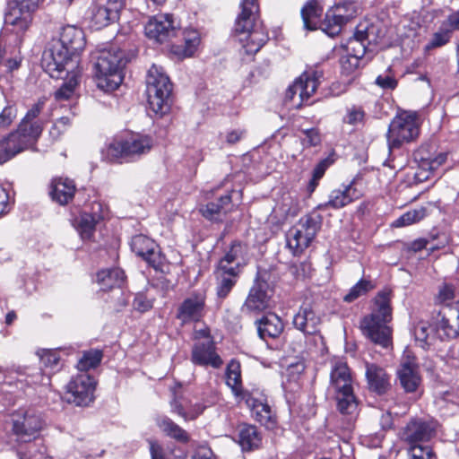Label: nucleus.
Segmentation results:
<instances>
[{"label": "nucleus", "instance_id": "1", "mask_svg": "<svg viewBox=\"0 0 459 459\" xmlns=\"http://www.w3.org/2000/svg\"><path fill=\"white\" fill-rule=\"evenodd\" d=\"M391 320V292L380 291L373 300L371 312L361 318L359 329L372 342L387 348L392 342V329L388 326Z\"/></svg>", "mask_w": 459, "mask_h": 459}, {"label": "nucleus", "instance_id": "2", "mask_svg": "<svg viewBox=\"0 0 459 459\" xmlns=\"http://www.w3.org/2000/svg\"><path fill=\"white\" fill-rule=\"evenodd\" d=\"M257 1H241V12L236 19L234 27L238 40L247 55L257 53L268 39L264 30L255 23L259 8Z\"/></svg>", "mask_w": 459, "mask_h": 459}, {"label": "nucleus", "instance_id": "3", "mask_svg": "<svg viewBox=\"0 0 459 459\" xmlns=\"http://www.w3.org/2000/svg\"><path fill=\"white\" fill-rule=\"evenodd\" d=\"M328 392L333 394L338 411L352 420L358 414V402L353 393V378L347 363L337 361L330 372Z\"/></svg>", "mask_w": 459, "mask_h": 459}, {"label": "nucleus", "instance_id": "4", "mask_svg": "<svg viewBox=\"0 0 459 459\" xmlns=\"http://www.w3.org/2000/svg\"><path fill=\"white\" fill-rule=\"evenodd\" d=\"M127 60L118 48L111 47L100 52L95 64L97 86L104 91H113L122 83L121 69Z\"/></svg>", "mask_w": 459, "mask_h": 459}, {"label": "nucleus", "instance_id": "5", "mask_svg": "<svg viewBox=\"0 0 459 459\" xmlns=\"http://www.w3.org/2000/svg\"><path fill=\"white\" fill-rule=\"evenodd\" d=\"M172 83L161 66L152 65L146 77V94L150 108L163 115L169 110Z\"/></svg>", "mask_w": 459, "mask_h": 459}, {"label": "nucleus", "instance_id": "6", "mask_svg": "<svg viewBox=\"0 0 459 459\" xmlns=\"http://www.w3.org/2000/svg\"><path fill=\"white\" fill-rule=\"evenodd\" d=\"M41 66L50 77L60 79L80 68V57L70 55L57 41L48 42L41 57Z\"/></svg>", "mask_w": 459, "mask_h": 459}, {"label": "nucleus", "instance_id": "7", "mask_svg": "<svg viewBox=\"0 0 459 459\" xmlns=\"http://www.w3.org/2000/svg\"><path fill=\"white\" fill-rule=\"evenodd\" d=\"M323 216L316 210L302 216L287 232V246L294 255L302 253L322 227Z\"/></svg>", "mask_w": 459, "mask_h": 459}, {"label": "nucleus", "instance_id": "8", "mask_svg": "<svg viewBox=\"0 0 459 459\" xmlns=\"http://www.w3.org/2000/svg\"><path fill=\"white\" fill-rule=\"evenodd\" d=\"M420 121L416 112L403 111L391 121L386 134L389 150L398 149L403 143L418 138Z\"/></svg>", "mask_w": 459, "mask_h": 459}, {"label": "nucleus", "instance_id": "9", "mask_svg": "<svg viewBox=\"0 0 459 459\" xmlns=\"http://www.w3.org/2000/svg\"><path fill=\"white\" fill-rule=\"evenodd\" d=\"M152 144L150 136L134 134L125 138L115 139L107 147L105 154L110 161L121 158L134 159L149 152Z\"/></svg>", "mask_w": 459, "mask_h": 459}, {"label": "nucleus", "instance_id": "10", "mask_svg": "<svg viewBox=\"0 0 459 459\" xmlns=\"http://www.w3.org/2000/svg\"><path fill=\"white\" fill-rule=\"evenodd\" d=\"M321 320L310 307H301L294 316L293 325L304 335V346L299 345L298 351L310 352L316 349L323 342V336L319 331Z\"/></svg>", "mask_w": 459, "mask_h": 459}, {"label": "nucleus", "instance_id": "11", "mask_svg": "<svg viewBox=\"0 0 459 459\" xmlns=\"http://www.w3.org/2000/svg\"><path fill=\"white\" fill-rule=\"evenodd\" d=\"M324 77L322 70L309 68L291 84L286 91L285 100L290 101L297 108L309 101L316 92L321 79Z\"/></svg>", "mask_w": 459, "mask_h": 459}, {"label": "nucleus", "instance_id": "12", "mask_svg": "<svg viewBox=\"0 0 459 459\" xmlns=\"http://www.w3.org/2000/svg\"><path fill=\"white\" fill-rule=\"evenodd\" d=\"M12 430L21 441H30L44 428L42 415L34 408H20L12 415Z\"/></svg>", "mask_w": 459, "mask_h": 459}, {"label": "nucleus", "instance_id": "13", "mask_svg": "<svg viewBox=\"0 0 459 459\" xmlns=\"http://www.w3.org/2000/svg\"><path fill=\"white\" fill-rule=\"evenodd\" d=\"M39 138V129L34 127L31 134L22 131L21 126L0 141V164L6 162L16 154L31 147Z\"/></svg>", "mask_w": 459, "mask_h": 459}, {"label": "nucleus", "instance_id": "14", "mask_svg": "<svg viewBox=\"0 0 459 459\" xmlns=\"http://www.w3.org/2000/svg\"><path fill=\"white\" fill-rule=\"evenodd\" d=\"M95 382L86 373L73 377L66 385L65 399L76 406H87L93 400Z\"/></svg>", "mask_w": 459, "mask_h": 459}, {"label": "nucleus", "instance_id": "15", "mask_svg": "<svg viewBox=\"0 0 459 459\" xmlns=\"http://www.w3.org/2000/svg\"><path fill=\"white\" fill-rule=\"evenodd\" d=\"M437 422L423 419H411L399 431L400 439L409 446L430 440L436 434Z\"/></svg>", "mask_w": 459, "mask_h": 459}, {"label": "nucleus", "instance_id": "16", "mask_svg": "<svg viewBox=\"0 0 459 459\" xmlns=\"http://www.w3.org/2000/svg\"><path fill=\"white\" fill-rule=\"evenodd\" d=\"M273 289L264 281H256L241 307L245 314H257L272 307Z\"/></svg>", "mask_w": 459, "mask_h": 459}, {"label": "nucleus", "instance_id": "17", "mask_svg": "<svg viewBox=\"0 0 459 459\" xmlns=\"http://www.w3.org/2000/svg\"><path fill=\"white\" fill-rule=\"evenodd\" d=\"M131 248L155 270L163 271L165 257L154 240L145 235H136L131 240Z\"/></svg>", "mask_w": 459, "mask_h": 459}, {"label": "nucleus", "instance_id": "18", "mask_svg": "<svg viewBox=\"0 0 459 459\" xmlns=\"http://www.w3.org/2000/svg\"><path fill=\"white\" fill-rule=\"evenodd\" d=\"M397 374L400 385L405 392H415L420 386L421 383L420 366L416 357L410 350L404 351Z\"/></svg>", "mask_w": 459, "mask_h": 459}, {"label": "nucleus", "instance_id": "19", "mask_svg": "<svg viewBox=\"0 0 459 459\" xmlns=\"http://www.w3.org/2000/svg\"><path fill=\"white\" fill-rule=\"evenodd\" d=\"M124 5L125 0H107L104 3H97L91 9L92 26L100 30L117 22Z\"/></svg>", "mask_w": 459, "mask_h": 459}, {"label": "nucleus", "instance_id": "20", "mask_svg": "<svg viewBox=\"0 0 459 459\" xmlns=\"http://www.w3.org/2000/svg\"><path fill=\"white\" fill-rule=\"evenodd\" d=\"M191 361L193 364L202 367L220 368L223 360L216 351V346L212 339L196 341L192 348Z\"/></svg>", "mask_w": 459, "mask_h": 459}, {"label": "nucleus", "instance_id": "21", "mask_svg": "<svg viewBox=\"0 0 459 459\" xmlns=\"http://www.w3.org/2000/svg\"><path fill=\"white\" fill-rule=\"evenodd\" d=\"M145 35L159 43H163L177 35V27L169 14L154 16L144 27Z\"/></svg>", "mask_w": 459, "mask_h": 459}, {"label": "nucleus", "instance_id": "22", "mask_svg": "<svg viewBox=\"0 0 459 459\" xmlns=\"http://www.w3.org/2000/svg\"><path fill=\"white\" fill-rule=\"evenodd\" d=\"M205 314V296L194 293L183 300L178 308L177 317L184 324L200 321Z\"/></svg>", "mask_w": 459, "mask_h": 459}, {"label": "nucleus", "instance_id": "23", "mask_svg": "<svg viewBox=\"0 0 459 459\" xmlns=\"http://www.w3.org/2000/svg\"><path fill=\"white\" fill-rule=\"evenodd\" d=\"M414 157L419 162L415 179L423 182L428 180L430 175L446 162L447 155L445 152H440L436 156H431L425 150H420L414 154Z\"/></svg>", "mask_w": 459, "mask_h": 459}, {"label": "nucleus", "instance_id": "24", "mask_svg": "<svg viewBox=\"0 0 459 459\" xmlns=\"http://www.w3.org/2000/svg\"><path fill=\"white\" fill-rule=\"evenodd\" d=\"M52 40L57 41L62 48L68 51L70 55H74L78 57H80L85 47L83 31L72 25L63 27L60 37L58 39H52Z\"/></svg>", "mask_w": 459, "mask_h": 459}, {"label": "nucleus", "instance_id": "25", "mask_svg": "<svg viewBox=\"0 0 459 459\" xmlns=\"http://www.w3.org/2000/svg\"><path fill=\"white\" fill-rule=\"evenodd\" d=\"M247 247L238 241H234L225 255L220 260L218 267L231 275L239 274L240 267L246 264Z\"/></svg>", "mask_w": 459, "mask_h": 459}, {"label": "nucleus", "instance_id": "26", "mask_svg": "<svg viewBox=\"0 0 459 459\" xmlns=\"http://www.w3.org/2000/svg\"><path fill=\"white\" fill-rule=\"evenodd\" d=\"M24 5H29V3L23 0L12 2L5 14V23L14 26L18 31H24L29 28L32 21V13L36 11Z\"/></svg>", "mask_w": 459, "mask_h": 459}, {"label": "nucleus", "instance_id": "27", "mask_svg": "<svg viewBox=\"0 0 459 459\" xmlns=\"http://www.w3.org/2000/svg\"><path fill=\"white\" fill-rule=\"evenodd\" d=\"M360 195V192L357 190L353 184H350L331 191L328 201L318 204L315 210L317 212V210H326L328 208L340 209L359 199Z\"/></svg>", "mask_w": 459, "mask_h": 459}, {"label": "nucleus", "instance_id": "28", "mask_svg": "<svg viewBox=\"0 0 459 459\" xmlns=\"http://www.w3.org/2000/svg\"><path fill=\"white\" fill-rule=\"evenodd\" d=\"M242 399H245L246 403L251 410L252 415L255 420L267 428L273 426V415L265 398L254 397L252 394L247 393L242 397Z\"/></svg>", "mask_w": 459, "mask_h": 459}, {"label": "nucleus", "instance_id": "29", "mask_svg": "<svg viewBox=\"0 0 459 459\" xmlns=\"http://www.w3.org/2000/svg\"><path fill=\"white\" fill-rule=\"evenodd\" d=\"M200 35L195 30H186L182 32V41L173 43L170 52L178 59L191 57L200 44Z\"/></svg>", "mask_w": 459, "mask_h": 459}, {"label": "nucleus", "instance_id": "30", "mask_svg": "<svg viewBox=\"0 0 459 459\" xmlns=\"http://www.w3.org/2000/svg\"><path fill=\"white\" fill-rule=\"evenodd\" d=\"M343 8L344 7L341 5H334V7L326 13L325 20L328 25L325 30L329 31L330 34L338 33L341 30V26L353 18L358 12L357 4H349L348 12L343 11Z\"/></svg>", "mask_w": 459, "mask_h": 459}, {"label": "nucleus", "instance_id": "31", "mask_svg": "<svg viewBox=\"0 0 459 459\" xmlns=\"http://www.w3.org/2000/svg\"><path fill=\"white\" fill-rule=\"evenodd\" d=\"M366 377L369 389L377 394H384L390 387L389 376L377 364L366 363Z\"/></svg>", "mask_w": 459, "mask_h": 459}, {"label": "nucleus", "instance_id": "32", "mask_svg": "<svg viewBox=\"0 0 459 459\" xmlns=\"http://www.w3.org/2000/svg\"><path fill=\"white\" fill-rule=\"evenodd\" d=\"M76 186L73 180L67 178H54L50 186V195L59 204H68L74 197Z\"/></svg>", "mask_w": 459, "mask_h": 459}, {"label": "nucleus", "instance_id": "33", "mask_svg": "<svg viewBox=\"0 0 459 459\" xmlns=\"http://www.w3.org/2000/svg\"><path fill=\"white\" fill-rule=\"evenodd\" d=\"M257 330L259 336L264 340L276 338L283 331V323L275 314H268L257 321Z\"/></svg>", "mask_w": 459, "mask_h": 459}, {"label": "nucleus", "instance_id": "34", "mask_svg": "<svg viewBox=\"0 0 459 459\" xmlns=\"http://www.w3.org/2000/svg\"><path fill=\"white\" fill-rule=\"evenodd\" d=\"M125 279V273L120 268L104 269L97 273V282L103 291L121 288Z\"/></svg>", "mask_w": 459, "mask_h": 459}, {"label": "nucleus", "instance_id": "35", "mask_svg": "<svg viewBox=\"0 0 459 459\" xmlns=\"http://www.w3.org/2000/svg\"><path fill=\"white\" fill-rule=\"evenodd\" d=\"M262 438L256 428L248 424L238 427V444L242 450L251 451L260 446Z\"/></svg>", "mask_w": 459, "mask_h": 459}, {"label": "nucleus", "instance_id": "36", "mask_svg": "<svg viewBox=\"0 0 459 459\" xmlns=\"http://www.w3.org/2000/svg\"><path fill=\"white\" fill-rule=\"evenodd\" d=\"M44 105V100H39L35 104L32 105V107L27 111L26 115L19 124L22 131H27L31 134L32 129H34V127H38L39 136L41 134L43 130V124L40 120H37L36 118L41 113Z\"/></svg>", "mask_w": 459, "mask_h": 459}, {"label": "nucleus", "instance_id": "37", "mask_svg": "<svg viewBox=\"0 0 459 459\" xmlns=\"http://www.w3.org/2000/svg\"><path fill=\"white\" fill-rule=\"evenodd\" d=\"M226 384L237 397L242 398L247 394L242 387L240 364L235 359L230 360L227 366Z\"/></svg>", "mask_w": 459, "mask_h": 459}, {"label": "nucleus", "instance_id": "38", "mask_svg": "<svg viewBox=\"0 0 459 459\" xmlns=\"http://www.w3.org/2000/svg\"><path fill=\"white\" fill-rule=\"evenodd\" d=\"M159 429L168 437L181 443H187L190 440L187 432L166 416L159 417L156 420Z\"/></svg>", "mask_w": 459, "mask_h": 459}, {"label": "nucleus", "instance_id": "39", "mask_svg": "<svg viewBox=\"0 0 459 459\" xmlns=\"http://www.w3.org/2000/svg\"><path fill=\"white\" fill-rule=\"evenodd\" d=\"M238 274L231 275L230 272H224V270H220V267H217L216 270V278H217V295L220 299H225L232 288L235 286L237 282V279Z\"/></svg>", "mask_w": 459, "mask_h": 459}, {"label": "nucleus", "instance_id": "40", "mask_svg": "<svg viewBox=\"0 0 459 459\" xmlns=\"http://www.w3.org/2000/svg\"><path fill=\"white\" fill-rule=\"evenodd\" d=\"M435 333L440 340L453 339L459 336V323L452 325L449 320L438 314L435 321Z\"/></svg>", "mask_w": 459, "mask_h": 459}, {"label": "nucleus", "instance_id": "41", "mask_svg": "<svg viewBox=\"0 0 459 459\" xmlns=\"http://www.w3.org/2000/svg\"><path fill=\"white\" fill-rule=\"evenodd\" d=\"M231 202L230 194H227L220 197L217 202L208 203L205 206L201 208V212L204 217L208 220H218L221 213L224 211L225 207Z\"/></svg>", "mask_w": 459, "mask_h": 459}, {"label": "nucleus", "instance_id": "42", "mask_svg": "<svg viewBox=\"0 0 459 459\" xmlns=\"http://www.w3.org/2000/svg\"><path fill=\"white\" fill-rule=\"evenodd\" d=\"M81 74V69L66 75V82L55 92V99L58 101L68 100L74 94L75 88Z\"/></svg>", "mask_w": 459, "mask_h": 459}, {"label": "nucleus", "instance_id": "43", "mask_svg": "<svg viewBox=\"0 0 459 459\" xmlns=\"http://www.w3.org/2000/svg\"><path fill=\"white\" fill-rule=\"evenodd\" d=\"M322 9L315 0L307 2L301 9V16L304 26L307 30H316L315 20L321 16Z\"/></svg>", "mask_w": 459, "mask_h": 459}, {"label": "nucleus", "instance_id": "44", "mask_svg": "<svg viewBox=\"0 0 459 459\" xmlns=\"http://www.w3.org/2000/svg\"><path fill=\"white\" fill-rule=\"evenodd\" d=\"M99 217L87 212H83L77 220V230L84 239L91 238L95 231V226Z\"/></svg>", "mask_w": 459, "mask_h": 459}, {"label": "nucleus", "instance_id": "45", "mask_svg": "<svg viewBox=\"0 0 459 459\" xmlns=\"http://www.w3.org/2000/svg\"><path fill=\"white\" fill-rule=\"evenodd\" d=\"M375 287V284L370 280L361 279L350 289L349 292L343 297V300L348 303L353 302L359 297L366 295Z\"/></svg>", "mask_w": 459, "mask_h": 459}, {"label": "nucleus", "instance_id": "46", "mask_svg": "<svg viewBox=\"0 0 459 459\" xmlns=\"http://www.w3.org/2000/svg\"><path fill=\"white\" fill-rule=\"evenodd\" d=\"M426 216V209L420 207L406 212L395 221L392 222V226L394 228H401L411 225L422 220Z\"/></svg>", "mask_w": 459, "mask_h": 459}, {"label": "nucleus", "instance_id": "47", "mask_svg": "<svg viewBox=\"0 0 459 459\" xmlns=\"http://www.w3.org/2000/svg\"><path fill=\"white\" fill-rule=\"evenodd\" d=\"M433 332H435V327L432 328L427 321H420L416 324L414 326V336L420 347L425 349L430 344Z\"/></svg>", "mask_w": 459, "mask_h": 459}, {"label": "nucleus", "instance_id": "48", "mask_svg": "<svg viewBox=\"0 0 459 459\" xmlns=\"http://www.w3.org/2000/svg\"><path fill=\"white\" fill-rule=\"evenodd\" d=\"M102 359V351L100 350H91L85 351L77 364V368L81 371H87L96 368Z\"/></svg>", "mask_w": 459, "mask_h": 459}, {"label": "nucleus", "instance_id": "49", "mask_svg": "<svg viewBox=\"0 0 459 459\" xmlns=\"http://www.w3.org/2000/svg\"><path fill=\"white\" fill-rule=\"evenodd\" d=\"M46 454V448L39 443H30L25 450L20 449L18 455L20 459H43Z\"/></svg>", "mask_w": 459, "mask_h": 459}, {"label": "nucleus", "instance_id": "50", "mask_svg": "<svg viewBox=\"0 0 459 459\" xmlns=\"http://www.w3.org/2000/svg\"><path fill=\"white\" fill-rule=\"evenodd\" d=\"M455 298V287L452 283H443L436 295L435 301L439 305H450Z\"/></svg>", "mask_w": 459, "mask_h": 459}, {"label": "nucleus", "instance_id": "51", "mask_svg": "<svg viewBox=\"0 0 459 459\" xmlns=\"http://www.w3.org/2000/svg\"><path fill=\"white\" fill-rule=\"evenodd\" d=\"M18 108L15 103L7 102L0 112V128H7L16 119Z\"/></svg>", "mask_w": 459, "mask_h": 459}, {"label": "nucleus", "instance_id": "52", "mask_svg": "<svg viewBox=\"0 0 459 459\" xmlns=\"http://www.w3.org/2000/svg\"><path fill=\"white\" fill-rule=\"evenodd\" d=\"M359 56L347 54L341 58L342 73L346 75L352 74L359 66Z\"/></svg>", "mask_w": 459, "mask_h": 459}, {"label": "nucleus", "instance_id": "53", "mask_svg": "<svg viewBox=\"0 0 459 459\" xmlns=\"http://www.w3.org/2000/svg\"><path fill=\"white\" fill-rule=\"evenodd\" d=\"M409 459H434L432 449L428 446H411L408 447Z\"/></svg>", "mask_w": 459, "mask_h": 459}, {"label": "nucleus", "instance_id": "54", "mask_svg": "<svg viewBox=\"0 0 459 459\" xmlns=\"http://www.w3.org/2000/svg\"><path fill=\"white\" fill-rule=\"evenodd\" d=\"M450 32L448 30H440L433 34L432 38L426 46L427 49H432L445 46L450 40Z\"/></svg>", "mask_w": 459, "mask_h": 459}, {"label": "nucleus", "instance_id": "55", "mask_svg": "<svg viewBox=\"0 0 459 459\" xmlns=\"http://www.w3.org/2000/svg\"><path fill=\"white\" fill-rule=\"evenodd\" d=\"M72 126V118L70 117H61L58 118L50 129V134L54 138H58Z\"/></svg>", "mask_w": 459, "mask_h": 459}, {"label": "nucleus", "instance_id": "56", "mask_svg": "<svg viewBox=\"0 0 459 459\" xmlns=\"http://www.w3.org/2000/svg\"><path fill=\"white\" fill-rule=\"evenodd\" d=\"M365 117L364 110L359 107H352L347 110L343 121L349 125H358L363 122Z\"/></svg>", "mask_w": 459, "mask_h": 459}, {"label": "nucleus", "instance_id": "57", "mask_svg": "<svg viewBox=\"0 0 459 459\" xmlns=\"http://www.w3.org/2000/svg\"><path fill=\"white\" fill-rule=\"evenodd\" d=\"M170 406L171 411L182 417L185 420H195L198 415L202 413V410L197 412L186 411L183 404L176 399L171 402Z\"/></svg>", "mask_w": 459, "mask_h": 459}, {"label": "nucleus", "instance_id": "58", "mask_svg": "<svg viewBox=\"0 0 459 459\" xmlns=\"http://www.w3.org/2000/svg\"><path fill=\"white\" fill-rule=\"evenodd\" d=\"M305 137L302 139L303 145L306 147L316 146L321 142L319 132L311 128L304 131Z\"/></svg>", "mask_w": 459, "mask_h": 459}, {"label": "nucleus", "instance_id": "59", "mask_svg": "<svg viewBox=\"0 0 459 459\" xmlns=\"http://www.w3.org/2000/svg\"><path fill=\"white\" fill-rule=\"evenodd\" d=\"M347 54H351L359 57H363L366 53V44L358 39H349L347 43Z\"/></svg>", "mask_w": 459, "mask_h": 459}, {"label": "nucleus", "instance_id": "60", "mask_svg": "<svg viewBox=\"0 0 459 459\" xmlns=\"http://www.w3.org/2000/svg\"><path fill=\"white\" fill-rule=\"evenodd\" d=\"M134 309L140 312H146L152 307V302L143 294H137L134 299Z\"/></svg>", "mask_w": 459, "mask_h": 459}, {"label": "nucleus", "instance_id": "61", "mask_svg": "<svg viewBox=\"0 0 459 459\" xmlns=\"http://www.w3.org/2000/svg\"><path fill=\"white\" fill-rule=\"evenodd\" d=\"M376 83L385 90H394L397 86V81L391 75H378Z\"/></svg>", "mask_w": 459, "mask_h": 459}, {"label": "nucleus", "instance_id": "62", "mask_svg": "<svg viewBox=\"0 0 459 459\" xmlns=\"http://www.w3.org/2000/svg\"><path fill=\"white\" fill-rule=\"evenodd\" d=\"M191 459H215L212 451L206 446H199L195 450Z\"/></svg>", "mask_w": 459, "mask_h": 459}, {"label": "nucleus", "instance_id": "63", "mask_svg": "<svg viewBox=\"0 0 459 459\" xmlns=\"http://www.w3.org/2000/svg\"><path fill=\"white\" fill-rule=\"evenodd\" d=\"M41 362L44 366L49 367L51 368L56 367L59 363V357L51 351L45 352L41 358Z\"/></svg>", "mask_w": 459, "mask_h": 459}, {"label": "nucleus", "instance_id": "64", "mask_svg": "<svg viewBox=\"0 0 459 459\" xmlns=\"http://www.w3.org/2000/svg\"><path fill=\"white\" fill-rule=\"evenodd\" d=\"M291 273L296 275L297 278H304L309 274L310 264L308 263H300L299 265H293L290 268Z\"/></svg>", "mask_w": 459, "mask_h": 459}]
</instances>
